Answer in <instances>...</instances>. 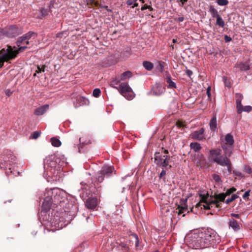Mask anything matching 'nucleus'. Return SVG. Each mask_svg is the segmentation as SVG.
Listing matches in <instances>:
<instances>
[{
    "mask_svg": "<svg viewBox=\"0 0 252 252\" xmlns=\"http://www.w3.org/2000/svg\"><path fill=\"white\" fill-rule=\"evenodd\" d=\"M214 239L213 232L208 230L191 232L185 238V242L189 247L194 249L208 247Z\"/></svg>",
    "mask_w": 252,
    "mask_h": 252,
    "instance_id": "1",
    "label": "nucleus"
},
{
    "mask_svg": "<svg viewBox=\"0 0 252 252\" xmlns=\"http://www.w3.org/2000/svg\"><path fill=\"white\" fill-rule=\"evenodd\" d=\"M61 194V190L58 188L47 190L42 205V210L46 212L51 208L52 204L57 206L59 202H61L62 197Z\"/></svg>",
    "mask_w": 252,
    "mask_h": 252,
    "instance_id": "2",
    "label": "nucleus"
},
{
    "mask_svg": "<svg viewBox=\"0 0 252 252\" xmlns=\"http://www.w3.org/2000/svg\"><path fill=\"white\" fill-rule=\"evenodd\" d=\"M200 200L195 205L196 208L201 207L202 209L207 210L210 209V206L212 205H215L217 208L220 207V193L218 191L215 192L214 195L209 196L208 193L206 194H199Z\"/></svg>",
    "mask_w": 252,
    "mask_h": 252,
    "instance_id": "3",
    "label": "nucleus"
},
{
    "mask_svg": "<svg viewBox=\"0 0 252 252\" xmlns=\"http://www.w3.org/2000/svg\"><path fill=\"white\" fill-rule=\"evenodd\" d=\"M18 49L15 47L12 48L11 46L7 45V48H3L0 50V68L3 66L4 62L10 63V61L14 59L19 52H22L29 48L27 45H22L18 46Z\"/></svg>",
    "mask_w": 252,
    "mask_h": 252,
    "instance_id": "4",
    "label": "nucleus"
},
{
    "mask_svg": "<svg viewBox=\"0 0 252 252\" xmlns=\"http://www.w3.org/2000/svg\"><path fill=\"white\" fill-rule=\"evenodd\" d=\"M114 168L112 166H104L101 170L95 173L92 178V182L94 186L102 183L105 178H108L112 175Z\"/></svg>",
    "mask_w": 252,
    "mask_h": 252,
    "instance_id": "5",
    "label": "nucleus"
},
{
    "mask_svg": "<svg viewBox=\"0 0 252 252\" xmlns=\"http://www.w3.org/2000/svg\"><path fill=\"white\" fill-rule=\"evenodd\" d=\"M37 34L33 32L30 31L23 35L18 37L16 41L17 46L20 45L32 46L33 41L35 39Z\"/></svg>",
    "mask_w": 252,
    "mask_h": 252,
    "instance_id": "6",
    "label": "nucleus"
},
{
    "mask_svg": "<svg viewBox=\"0 0 252 252\" xmlns=\"http://www.w3.org/2000/svg\"><path fill=\"white\" fill-rule=\"evenodd\" d=\"M234 143L233 136L230 133L227 134L225 136L224 143L223 145H221V148L223 149L226 156H231L233 149Z\"/></svg>",
    "mask_w": 252,
    "mask_h": 252,
    "instance_id": "7",
    "label": "nucleus"
},
{
    "mask_svg": "<svg viewBox=\"0 0 252 252\" xmlns=\"http://www.w3.org/2000/svg\"><path fill=\"white\" fill-rule=\"evenodd\" d=\"M116 89L127 99L130 100L134 97V93L131 88L126 82L122 83L118 87H116Z\"/></svg>",
    "mask_w": 252,
    "mask_h": 252,
    "instance_id": "8",
    "label": "nucleus"
},
{
    "mask_svg": "<svg viewBox=\"0 0 252 252\" xmlns=\"http://www.w3.org/2000/svg\"><path fill=\"white\" fill-rule=\"evenodd\" d=\"M227 157L225 156L222 158L221 156V172L225 177L230 175L232 171V163Z\"/></svg>",
    "mask_w": 252,
    "mask_h": 252,
    "instance_id": "9",
    "label": "nucleus"
},
{
    "mask_svg": "<svg viewBox=\"0 0 252 252\" xmlns=\"http://www.w3.org/2000/svg\"><path fill=\"white\" fill-rule=\"evenodd\" d=\"M4 35L8 37H15L23 32L21 29H19L17 26L13 25L6 27L3 29Z\"/></svg>",
    "mask_w": 252,
    "mask_h": 252,
    "instance_id": "10",
    "label": "nucleus"
},
{
    "mask_svg": "<svg viewBox=\"0 0 252 252\" xmlns=\"http://www.w3.org/2000/svg\"><path fill=\"white\" fill-rule=\"evenodd\" d=\"M236 190V189L234 187H232L227 189L225 192L221 193V202H223L226 204H229V203L235 200L236 198H238L239 196L237 194H233L230 197H228L227 199H225L226 197L231 195Z\"/></svg>",
    "mask_w": 252,
    "mask_h": 252,
    "instance_id": "11",
    "label": "nucleus"
},
{
    "mask_svg": "<svg viewBox=\"0 0 252 252\" xmlns=\"http://www.w3.org/2000/svg\"><path fill=\"white\" fill-rule=\"evenodd\" d=\"M169 159L167 155H162L159 152H156L155 154V162L156 164L163 167H166L169 165Z\"/></svg>",
    "mask_w": 252,
    "mask_h": 252,
    "instance_id": "12",
    "label": "nucleus"
},
{
    "mask_svg": "<svg viewBox=\"0 0 252 252\" xmlns=\"http://www.w3.org/2000/svg\"><path fill=\"white\" fill-rule=\"evenodd\" d=\"M209 159L218 164H220V150L212 149L210 151Z\"/></svg>",
    "mask_w": 252,
    "mask_h": 252,
    "instance_id": "13",
    "label": "nucleus"
},
{
    "mask_svg": "<svg viewBox=\"0 0 252 252\" xmlns=\"http://www.w3.org/2000/svg\"><path fill=\"white\" fill-rule=\"evenodd\" d=\"M204 129L202 127L198 130L191 132L190 136L191 139L198 141H202L206 139L204 134Z\"/></svg>",
    "mask_w": 252,
    "mask_h": 252,
    "instance_id": "14",
    "label": "nucleus"
},
{
    "mask_svg": "<svg viewBox=\"0 0 252 252\" xmlns=\"http://www.w3.org/2000/svg\"><path fill=\"white\" fill-rule=\"evenodd\" d=\"M191 159L195 162L197 166L202 167L205 163V159L202 154H195L193 156H191Z\"/></svg>",
    "mask_w": 252,
    "mask_h": 252,
    "instance_id": "15",
    "label": "nucleus"
},
{
    "mask_svg": "<svg viewBox=\"0 0 252 252\" xmlns=\"http://www.w3.org/2000/svg\"><path fill=\"white\" fill-rule=\"evenodd\" d=\"M89 100L84 97L78 95L76 97V101L73 102L75 108L79 107L82 105H87L89 104Z\"/></svg>",
    "mask_w": 252,
    "mask_h": 252,
    "instance_id": "16",
    "label": "nucleus"
},
{
    "mask_svg": "<svg viewBox=\"0 0 252 252\" xmlns=\"http://www.w3.org/2000/svg\"><path fill=\"white\" fill-rule=\"evenodd\" d=\"M186 200L183 199L181 200L180 204L176 209V212L178 215H181L186 212H187V213L189 212L188 210V206L186 204Z\"/></svg>",
    "mask_w": 252,
    "mask_h": 252,
    "instance_id": "17",
    "label": "nucleus"
},
{
    "mask_svg": "<svg viewBox=\"0 0 252 252\" xmlns=\"http://www.w3.org/2000/svg\"><path fill=\"white\" fill-rule=\"evenodd\" d=\"M85 205L89 209H94L97 205V199L96 197L88 198L86 200Z\"/></svg>",
    "mask_w": 252,
    "mask_h": 252,
    "instance_id": "18",
    "label": "nucleus"
},
{
    "mask_svg": "<svg viewBox=\"0 0 252 252\" xmlns=\"http://www.w3.org/2000/svg\"><path fill=\"white\" fill-rule=\"evenodd\" d=\"M165 91V88L162 86L160 84H156L152 88V91L154 94L160 95Z\"/></svg>",
    "mask_w": 252,
    "mask_h": 252,
    "instance_id": "19",
    "label": "nucleus"
},
{
    "mask_svg": "<svg viewBox=\"0 0 252 252\" xmlns=\"http://www.w3.org/2000/svg\"><path fill=\"white\" fill-rule=\"evenodd\" d=\"M236 107L237 109V112L238 114H241V108L242 107V104H241V101L243 98V96L242 94L237 93L235 94Z\"/></svg>",
    "mask_w": 252,
    "mask_h": 252,
    "instance_id": "20",
    "label": "nucleus"
},
{
    "mask_svg": "<svg viewBox=\"0 0 252 252\" xmlns=\"http://www.w3.org/2000/svg\"><path fill=\"white\" fill-rule=\"evenodd\" d=\"M49 105L45 104L36 108L34 111V114L37 116L43 115L49 109Z\"/></svg>",
    "mask_w": 252,
    "mask_h": 252,
    "instance_id": "21",
    "label": "nucleus"
},
{
    "mask_svg": "<svg viewBox=\"0 0 252 252\" xmlns=\"http://www.w3.org/2000/svg\"><path fill=\"white\" fill-rule=\"evenodd\" d=\"M210 12L213 17L217 18V24L220 26V17L218 14L217 10L213 6H211L210 8Z\"/></svg>",
    "mask_w": 252,
    "mask_h": 252,
    "instance_id": "22",
    "label": "nucleus"
},
{
    "mask_svg": "<svg viewBox=\"0 0 252 252\" xmlns=\"http://www.w3.org/2000/svg\"><path fill=\"white\" fill-rule=\"evenodd\" d=\"M236 67L239 68L241 71H247L250 69L249 63H240L236 64Z\"/></svg>",
    "mask_w": 252,
    "mask_h": 252,
    "instance_id": "23",
    "label": "nucleus"
},
{
    "mask_svg": "<svg viewBox=\"0 0 252 252\" xmlns=\"http://www.w3.org/2000/svg\"><path fill=\"white\" fill-rule=\"evenodd\" d=\"M165 80L168 84L167 88L168 89L176 88V83L172 81V78L169 74L166 75Z\"/></svg>",
    "mask_w": 252,
    "mask_h": 252,
    "instance_id": "24",
    "label": "nucleus"
},
{
    "mask_svg": "<svg viewBox=\"0 0 252 252\" xmlns=\"http://www.w3.org/2000/svg\"><path fill=\"white\" fill-rule=\"evenodd\" d=\"M229 225L235 231L238 230L240 229V224L234 219H229Z\"/></svg>",
    "mask_w": 252,
    "mask_h": 252,
    "instance_id": "25",
    "label": "nucleus"
},
{
    "mask_svg": "<svg viewBox=\"0 0 252 252\" xmlns=\"http://www.w3.org/2000/svg\"><path fill=\"white\" fill-rule=\"evenodd\" d=\"M209 126L212 131H217V123L216 115L214 116V117L211 120L209 123Z\"/></svg>",
    "mask_w": 252,
    "mask_h": 252,
    "instance_id": "26",
    "label": "nucleus"
},
{
    "mask_svg": "<svg viewBox=\"0 0 252 252\" xmlns=\"http://www.w3.org/2000/svg\"><path fill=\"white\" fill-rule=\"evenodd\" d=\"M189 146L195 152H198L201 149V146L198 142H191Z\"/></svg>",
    "mask_w": 252,
    "mask_h": 252,
    "instance_id": "27",
    "label": "nucleus"
},
{
    "mask_svg": "<svg viewBox=\"0 0 252 252\" xmlns=\"http://www.w3.org/2000/svg\"><path fill=\"white\" fill-rule=\"evenodd\" d=\"M130 240H129V244L130 245L132 240L133 239L135 242V245L136 247H138L139 246V240L138 237L136 234H132L129 236Z\"/></svg>",
    "mask_w": 252,
    "mask_h": 252,
    "instance_id": "28",
    "label": "nucleus"
},
{
    "mask_svg": "<svg viewBox=\"0 0 252 252\" xmlns=\"http://www.w3.org/2000/svg\"><path fill=\"white\" fill-rule=\"evenodd\" d=\"M132 76V73L130 71H126L122 74L120 76L121 80H126V79L131 77Z\"/></svg>",
    "mask_w": 252,
    "mask_h": 252,
    "instance_id": "29",
    "label": "nucleus"
},
{
    "mask_svg": "<svg viewBox=\"0 0 252 252\" xmlns=\"http://www.w3.org/2000/svg\"><path fill=\"white\" fill-rule=\"evenodd\" d=\"M50 141L51 142L52 145L54 147H58L61 145L62 143H61V141L59 139L57 138L56 137L51 138Z\"/></svg>",
    "mask_w": 252,
    "mask_h": 252,
    "instance_id": "30",
    "label": "nucleus"
},
{
    "mask_svg": "<svg viewBox=\"0 0 252 252\" xmlns=\"http://www.w3.org/2000/svg\"><path fill=\"white\" fill-rule=\"evenodd\" d=\"M143 65L147 70H151L154 67L153 63L148 61H144L143 62Z\"/></svg>",
    "mask_w": 252,
    "mask_h": 252,
    "instance_id": "31",
    "label": "nucleus"
},
{
    "mask_svg": "<svg viewBox=\"0 0 252 252\" xmlns=\"http://www.w3.org/2000/svg\"><path fill=\"white\" fill-rule=\"evenodd\" d=\"M117 244L119 246L121 247L125 252H128L129 251V246L126 242L120 241V242H117Z\"/></svg>",
    "mask_w": 252,
    "mask_h": 252,
    "instance_id": "32",
    "label": "nucleus"
},
{
    "mask_svg": "<svg viewBox=\"0 0 252 252\" xmlns=\"http://www.w3.org/2000/svg\"><path fill=\"white\" fill-rule=\"evenodd\" d=\"M86 3L91 7H97L99 5L98 2L95 0H86Z\"/></svg>",
    "mask_w": 252,
    "mask_h": 252,
    "instance_id": "33",
    "label": "nucleus"
},
{
    "mask_svg": "<svg viewBox=\"0 0 252 252\" xmlns=\"http://www.w3.org/2000/svg\"><path fill=\"white\" fill-rule=\"evenodd\" d=\"M40 14L37 16V18L42 19L45 17L48 14V10L43 8H42L40 10Z\"/></svg>",
    "mask_w": 252,
    "mask_h": 252,
    "instance_id": "34",
    "label": "nucleus"
},
{
    "mask_svg": "<svg viewBox=\"0 0 252 252\" xmlns=\"http://www.w3.org/2000/svg\"><path fill=\"white\" fill-rule=\"evenodd\" d=\"M120 79H118L117 78H114L111 80L110 85L112 87L116 88V87H115V86L118 85L120 82Z\"/></svg>",
    "mask_w": 252,
    "mask_h": 252,
    "instance_id": "35",
    "label": "nucleus"
},
{
    "mask_svg": "<svg viewBox=\"0 0 252 252\" xmlns=\"http://www.w3.org/2000/svg\"><path fill=\"white\" fill-rule=\"evenodd\" d=\"M241 113L243 111H245V112H251L252 110V107H251V106H246L244 107L242 105V107L241 108Z\"/></svg>",
    "mask_w": 252,
    "mask_h": 252,
    "instance_id": "36",
    "label": "nucleus"
},
{
    "mask_svg": "<svg viewBox=\"0 0 252 252\" xmlns=\"http://www.w3.org/2000/svg\"><path fill=\"white\" fill-rule=\"evenodd\" d=\"M101 94V91L99 89H95L93 91V95L95 97H97L100 96Z\"/></svg>",
    "mask_w": 252,
    "mask_h": 252,
    "instance_id": "37",
    "label": "nucleus"
},
{
    "mask_svg": "<svg viewBox=\"0 0 252 252\" xmlns=\"http://www.w3.org/2000/svg\"><path fill=\"white\" fill-rule=\"evenodd\" d=\"M11 158V159L13 161H14L15 160V157L13 156H11V155H10V157H8L6 158H3V159L4 160V162H6V167H7V166H8V164H10V163H8V162L9 161V158Z\"/></svg>",
    "mask_w": 252,
    "mask_h": 252,
    "instance_id": "38",
    "label": "nucleus"
},
{
    "mask_svg": "<svg viewBox=\"0 0 252 252\" xmlns=\"http://www.w3.org/2000/svg\"><path fill=\"white\" fill-rule=\"evenodd\" d=\"M40 132H39L37 131H35L32 133L31 137L32 139H36L38 137H39V136H40Z\"/></svg>",
    "mask_w": 252,
    "mask_h": 252,
    "instance_id": "39",
    "label": "nucleus"
},
{
    "mask_svg": "<svg viewBox=\"0 0 252 252\" xmlns=\"http://www.w3.org/2000/svg\"><path fill=\"white\" fill-rule=\"evenodd\" d=\"M223 81H224V85L225 87H227L228 88H230L231 87V83L229 80H227L226 78L223 77Z\"/></svg>",
    "mask_w": 252,
    "mask_h": 252,
    "instance_id": "40",
    "label": "nucleus"
},
{
    "mask_svg": "<svg viewBox=\"0 0 252 252\" xmlns=\"http://www.w3.org/2000/svg\"><path fill=\"white\" fill-rule=\"evenodd\" d=\"M244 171L249 174H251L252 172V168L249 166L247 165H245L244 168Z\"/></svg>",
    "mask_w": 252,
    "mask_h": 252,
    "instance_id": "41",
    "label": "nucleus"
},
{
    "mask_svg": "<svg viewBox=\"0 0 252 252\" xmlns=\"http://www.w3.org/2000/svg\"><path fill=\"white\" fill-rule=\"evenodd\" d=\"M213 180L217 183H219L220 181V177L219 175L214 174L212 175Z\"/></svg>",
    "mask_w": 252,
    "mask_h": 252,
    "instance_id": "42",
    "label": "nucleus"
},
{
    "mask_svg": "<svg viewBox=\"0 0 252 252\" xmlns=\"http://www.w3.org/2000/svg\"><path fill=\"white\" fill-rule=\"evenodd\" d=\"M44 68L45 66H42L41 67H40L39 66H37V70H36V72L37 73H41L42 72H44Z\"/></svg>",
    "mask_w": 252,
    "mask_h": 252,
    "instance_id": "43",
    "label": "nucleus"
},
{
    "mask_svg": "<svg viewBox=\"0 0 252 252\" xmlns=\"http://www.w3.org/2000/svg\"><path fill=\"white\" fill-rule=\"evenodd\" d=\"M250 190H248V191H246L243 195V198L244 199H248L249 196H250Z\"/></svg>",
    "mask_w": 252,
    "mask_h": 252,
    "instance_id": "44",
    "label": "nucleus"
},
{
    "mask_svg": "<svg viewBox=\"0 0 252 252\" xmlns=\"http://www.w3.org/2000/svg\"><path fill=\"white\" fill-rule=\"evenodd\" d=\"M176 126L179 127H182L185 126V124L184 122L180 121H178L176 122Z\"/></svg>",
    "mask_w": 252,
    "mask_h": 252,
    "instance_id": "45",
    "label": "nucleus"
},
{
    "mask_svg": "<svg viewBox=\"0 0 252 252\" xmlns=\"http://www.w3.org/2000/svg\"><path fill=\"white\" fill-rule=\"evenodd\" d=\"M166 171L163 169L160 174H159V178L160 179L162 178V177L166 175Z\"/></svg>",
    "mask_w": 252,
    "mask_h": 252,
    "instance_id": "46",
    "label": "nucleus"
},
{
    "mask_svg": "<svg viewBox=\"0 0 252 252\" xmlns=\"http://www.w3.org/2000/svg\"><path fill=\"white\" fill-rule=\"evenodd\" d=\"M137 0H127L126 3L128 5H132L135 2H136Z\"/></svg>",
    "mask_w": 252,
    "mask_h": 252,
    "instance_id": "47",
    "label": "nucleus"
},
{
    "mask_svg": "<svg viewBox=\"0 0 252 252\" xmlns=\"http://www.w3.org/2000/svg\"><path fill=\"white\" fill-rule=\"evenodd\" d=\"M5 94L7 96H9L12 94V92L9 89H7L5 90Z\"/></svg>",
    "mask_w": 252,
    "mask_h": 252,
    "instance_id": "48",
    "label": "nucleus"
},
{
    "mask_svg": "<svg viewBox=\"0 0 252 252\" xmlns=\"http://www.w3.org/2000/svg\"><path fill=\"white\" fill-rule=\"evenodd\" d=\"M224 40H225V42H228L232 40V38L230 36H229L227 35H225L224 36Z\"/></svg>",
    "mask_w": 252,
    "mask_h": 252,
    "instance_id": "49",
    "label": "nucleus"
},
{
    "mask_svg": "<svg viewBox=\"0 0 252 252\" xmlns=\"http://www.w3.org/2000/svg\"><path fill=\"white\" fill-rule=\"evenodd\" d=\"M186 74L189 77H191V76L192 75L193 73H192V71L190 70H189L188 69L187 71H186Z\"/></svg>",
    "mask_w": 252,
    "mask_h": 252,
    "instance_id": "50",
    "label": "nucleus"
},
{
    "mask_svg": "<svg viewBox=\"0 0 252 252\" xmlns=\"http://www.w3.org/2000/svg\"><path fill=\"white\" fill-rule=\"evenodd\" d=\"M188 0H180L179 5L180 6L183 7L185 4V3L187 2Z\"/></svg>",
    "mask_w": 252,
    "mask_h": 252,
    "instance_id": "51",
    "label": "nucleus"
},
{
    "mask_svg": "<svg viewBox=\"0 0 252 252\" xmlns=\"http://www.w3.org/2000/svg\"><path fill=\"white\" fill-rule=\"evenodd\" d=\"M148 8H149V5H148L147 4H144L143 6H142L141 8V10L142 11H143L144 10H146L147 9H148Z\"/></svg>",
    "mask_w": 252,
    "mask_h": 252,
    "instance_id": "52",
    "label": "nucleus"
},
{
    "mask_svg": "<svg viewBox=\"0 0 252 252\" xmlns=\"http://www.w3.org/2000/svg\"><path fill=\"white\" fill-rule=\"evenodd\" d=\"M164 62H161L159 63V67H160V71H162L163 70V66Z\"/></svg>",
    "mask_w": 252,
    "mask_h": 252,
    "instance_id": "53",
    "label": "nucleus"
},
{
    "mask_svg": "<svg viewBox=\"0 0 252 252\" xmlns=\"http://www.w3.org/2000/svg\"><path fill=\"white\" fill-rule=\"evenodd\" d=\"M231 216L233 217L236 219H239L240 218V215L238 214H231Z\"/></svg>",
    "mask_w": 252,
    "mask_h": 252,
    "instance_id": "54",
    "label": "nucleus"
},
{
    "mask_svg": "<svg viewBox=\"0 0 252 252\" xmlns=\"http://www.w3.org/2000/svg\"><path fill=\"white\" fill-rule=\"evenodd\" d=\"M184 20V18L183 17H180L177 19H176V21L181 22Z\"/></svg>",
    "mask_w": 252,
    "mask_h": 252,
    "instance_id": "55",
    "label": "nucleus"
},
{
    "mask_svg": "<svg viewBox=\"0 0 252 252\" xmlns=\"http://www.w3.org/2000/svg\"><path fill=\"white\" fill-rule=\"evenodd\" d=\"M233 173H235V175L237 176L243 177L242 174L240 172H235L234 171H233Z\"/></svg>",
    "mask_w": 252,
    "mask_h": 252,
    "instance_id": "56",
    "label": "nucleus"
},
{
    "mask_svg": "<svg viewBox=\"0 0 252 252\" xmlns=\"http://www.w3.org/2000/svg\"><path fill=\"white\" fill-rule=\"evenodd\" d=\"M4 35V34L3 29H0V38H1Z\"/></svg>",
    "mask_w": 252,
    "mask_h": 252,
    "instance_id": "57",
    "label": "nucleus"
},
{
    "mask_svg": "<svg viewBox=\"0 0 252 252\" xmlns=\"http://www.w3.org/2000/svg\"><path fill=\"white\" fill-rule=\"evenodd\" d=\"M228 3L227 0H221V5H225Z\"/></svg>",
    "mask_w": 252,
    "mask_h": 252,
    "instance_id": "58",
    "label": "nucleus"
},
{
    "mask_svg": "<svg viewBox=\"0 0 252 252\" xmlns=\"http://www.w3.org/2000/svg\"><path fill=\"white\" fill-rule=\"evenodd\" d=\"M210 90H211L210 88V87H208V88H207V95H208V96L209 97H210V95H211V92H210Z\"/></svg>",
    "mask_w": 252,
    "mask_h": 252,
    "instance_id": "59",
    "label": "nucleus"
},
{
    "mask_svg": "<svg viewBox=\"0 0 252 252\" xmlns=\"http://www.w3.org/2000/svg\"><path fill=\"white\" fill-rule=\"evenodd\" d=\"M148 9L150 10V11H153L154 10L153 8L152 7V6L151 5H149V8H148Z\"/></svg>",
    "mask_w": 252,
    "mask_h": 252,
    "instance_id": "60",
    "label": "nucleus"
},
{
    "mask_svg": "<svg viewBox=\"0 0 252 252\" xmlns=\"http://www.w3.org/2000/svg\"><path fill=\"white\" fill-rule=\"evenodd\" d=\"M133 4H134V5L132 6V7H137L138 6V3H136V2H135V3H134Z\"/></svg>",
    "mask_w": 252,
    "mask_h": 252,
    "instance_id": "61",
    "label": "nucleus"
},
{
    "mask_svg": "<svg viewBox=\"0 0 252 252\" xmlns=\"http://www.w3.org/2000/svg\"><path fill=\"white\" fill-rule=\"evenodd\" d=\"M163 153L165 154H168V151L167 150H164Z\"/></svg>",
    "mask_w": 252,
    "mask_h": 252,
    "instance_id": "62",
    "label": "nucleus"
},
{
    "mask_svg": "<svg viewBox=\"0 0 252 252\" xmlns=\"http://www.w3.org/2000/svg\"><path fill=\"white\" fill-rule=\"evenodd\" d=\"M224 26V22L221 19V27H223Z\"/></svg>",
    "mask_w": 252,
    "mask_h": 252,
    "instance_id": "63",
    "label": "nucleus"
},
{
    "mask_svg": "<svg viewBox=\"0 0 252 252\" xmlns=\"http://www.w3.org/2000/svg\"><path fill=\"white\" fill-rule=\"evenodd\" d=\"M217 2L220 5V0H217Z\"/></svg>",
    "mask_w": 252,
    "mask_h": 252,
    "instance_id": "64",
    "label": "nucleus"
}]
</instances>
